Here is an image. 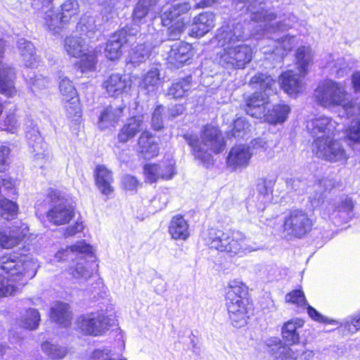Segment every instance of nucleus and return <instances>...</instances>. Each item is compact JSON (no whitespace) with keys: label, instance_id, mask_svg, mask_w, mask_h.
<instances>
[{"label":"nucleus","instance_id":"1","mask_svg":"<svg viewBox=\"0 0 360 360\" xmlns=\"http://www.w3.org/2000/svg\"><path fill=\"white\" fill-rule=\"evenodd\" d=\"M250 36L245 33L241 23L234 21L218 29L215 39L218 46L224 47L217 54L219 63L227 69H243L252 60V50L247 44L237 43Z\"/></svg>","mask_w":360,"mask_h":360},{"label":"nucleus","instance_id":"2","mask_svg":"<svg viewBox=\"0 0 360 360\" xmlns=\"http://www.w3.org/2000/svg\"><path fill=\"white\" fill-rule=\"evenodd\" d=\"M246 287L240 281L229 283L226 296V307L231 323L236 328L244 326L252 311V306L246 295Z\"/></svg>","mask_w":360,"mask_h":360},{"label":"nucleus","instance_id":"3","mask_svg":"<svg viewBox=\"0 0 360 360\" xmlns=\"http://www.w3.org/2000/svg\"><path fill=\"white\" fill-rule=\"evenodd\" d=\"M205 243L211 248L226 252L231 256L243 255L254 249L246 243V238L241 232H225L217 229H210L203 235Z\"/></svg>","mask_w":360,"mask_h":360},{"label":"nucleus","instance_id":"4","mask_svg":"<svg viewBox=\"0 0 360 360\" xmlns=\"http://www.w3.org/2000/svg\"><path fill=\"white\" fill-rule=\"evenodd\" d=\"M248 85L256 91L246 98L247 113L262 116L265 105L269 103V96L276 93V81L269 75L259 72L250 78Z\"/></svg>","mask_w":360,"mask_h":360},{"label":"nucleus","instance_id":"5","mask_svg":"<svg viewBox=\"0 0 360 360\" xmlns=\"http://www.w3.org/2000/svg\"><path fill=\"white\" fill-rule=\"evenodd\" d=\"M184 138L191 147L192 153L195 158L202 161L207 160L210 154L209 150L218 153L225 148V142L220 130L212 125L203 127L201 134V141L197 135L186 134Z\"/></svg>","mask_w":360,"mask_h":360},{"label":"nucleus","instance_id":"6","mask_svg":"<svg viewBox=\"0 0 360 360\" xmlns=\"http://www.w3.org/2000/svg\"><path fill=\"white\" fill-rule=\"evenodd\" d=\"M91 249L89 245L84 241H79L65 249L58 251L55 255V258L60 262L68 259H74L77 257L79 262L75 265L70 266L68 272L72 278L81 282L85 281L92 276L93 270L91 267V264L83 257V254L91 252Z\"/></svg>","mask_w":360,"mask_h":360},{"label":"nucleus","instance_id":"7","mask_svg":"<svg viewBox=\"0 0 360 360\" xmlns=\"http://www.w3.org/2000/svg\"><path fill=\"white\" fill-rule=\"evenodd\" d=\"M347 97L348 93L345 85L332 79L319 83L314 93L315 102L328 110L344 105Z\"/></svg>","mask_w":360,"mask_h":360},{"label":"nucleus","instance_id":"8","mask_svg":"<svg viewBox=\"0 0 360 360\" xmlns=\"http://www.w3.org/2000/svg\"><path fill=\"white\" fill-rule=\"evenodd\" d=\"M191 8L188 2L167 4L162 7L161 20L164 26L169 27L167 34L170 39H176L184 32L189 20L183 16Z\"/></svg>","mask_w":360,"mask_h":360},{"label":"nucleus","instance_id":"9","mask_svg":"<svg viewBox=\"0 0 360 360\" xmlns=\"http://www.w3.org/2000/svg\"><path fill=\"white\" fill-rule=\"evenodd\" d=\"M313 151L319 158L333 163L345 164L349 158L342 143L334 136L314 141Z\"/></svg>","mask_w":360,"mask_h":360},{"label":"nucleus","instance_id":"10","mask_svg":"<svg viewBox=\"0 0 360 360\" xmlns=\"http://www.w3.org/2000/svg\"><path fill=\"white\" fill-rule=\"evenodd\" d=\"M53 206L47 212V219L55 225L68 223L72 216L73 210L68 204L67 200L61 195L60 191L52 190L49 193Z\"/></svg>","mask_w":360,"mask_h":360},{"label":"nucleus","instance_id":"11","mask_svg":"<svg viewBox=\"0 0 360 360\" xmlns=\"http://www.w3.org/2000/svg\"><path fill=\"white\" fill-rule=\"evenodd\" d=\"M312 225V220L305 211L292 210L285 217L283 230L288 234L301 238L311 230Z\"/></svg>","mask_w":360,"mask_h":360},{"label":"nucleus","instance_id":"12","mask_svg":"<svg viewBox=\"0 0 360 360\" xmlns=\"http://www.w3.org/2000/svg\"><path fill=\"white\" fill-rule=\"evenodd\" d=\"M26 138L32 154L33 161L40 167H44L53 159L52 153L46 148L43 139L37 128H32L26 131Z\"/></svg>","mask_w":360,"mask_h":360},{"label":"nucleus","instance_id":"13","mask_svg":"<svg viewBox=\"0 0 360 360\" xmlns=\"http://www.w3.org/2000/svg\"><path fill=\"white\" fill-rule=\"evenodd\" d=\"M138 33L137 27H129L128 25L116 32L111 36L106 44L105 53L106 58L110 60H115L122 56V48L129 38Z\"/></svg>","mask_w":360,"mask_h":360},{"label":"nucleus","instance_id":"14","mask_svg":"<svg viewBox=\"0 0 360 360\" xmlns=\"http://www.w3.org/2000/svg\"><path fill=\"white\" fill-rule=\"evenodd\" d=\"M109 321L107 316L97 313L80 316L77 324L84 334L96 336L102 335L108 329Z\"/></svg>","mask_w":360,"mask_h":360},{"label":"nucleus","instance_id":"15","mask_svg":"<svg viewBox=\"0 0 360 360\" xmlns=\"http://www.w3.org/2000/svg\"><path fill=\"white\" fill-rule=\"evenodd\" d=\"M336 127L337 122L331 117L325 115L316 116L309 120L307 124L309 133L314 139V141L334 136Z\"/></svg>","mask_w":360,"mask_h":360},{"label":"nucleus","instance_id":"16","mask_svg":"<svg viewBox=\"0 0 360 360\" xmlns=\"http://www.w3.org/2000/svg\"><path fill=\"white\" fill-rule=\"evenodd\" d=\"M29 233L28 226L21 221H15L9 229L0 231V246L11 249L17 246Z\"/></svg>","mask_w":360,"mask_h":360},{"label":"nucleus","instance_id":"17","mask_svg":"<svg viewBox=\"0 0 360 360\" xmlns=\"http://www.w3.org/2000/svg\"><path fill=\"white\" fill-rule=\"evenodd\" d=\"M258 15H259V18L261 16L264 18V27H266L269 26L267 31L273 33H279L288 30V29L292 27L296 22V18L294 15H290L287 18H283V20H280L275 23H272V21L276 18V14L272 11H269L264 9L260 11L252 12V20L257 21Z\"/></svg>","mask_w":360,"mask_h":360},{"label":"nucleus","instance_id":"18","mask_svg":"<svg viewBox=\"0 0 360 360\" xmlns=\"http://www.w3.org/2000/svg\"><path fill=\"white\" fill-rule=\"evenodd\" d=\"M131 82L126 75L112 73L103 82L102 87L105 93L111 97H118L127 93L131 89Z\"/></svg>","mask_w":360,"mask_h":360},{"label":"nucleus","instance_id":"19","mask_svg":"<svg viewBox=\"0 0 360 360\" xmlns=\"http://www.w3.org/2000/svg\"><path fill=\"white\" fill-rule=\"evenodd\" d=\"M290 345L283 342L278 337H272L266 340L269 352L276 360H298L299 349H293Z\"/></svg>","mask_w":360,"mask_h":360},{"label":"nucleus","instance_id":"20","mask_svg":"<svg viewBox=\"0 0 360 360\" xmlns=\"http://www.w3.org/2000/svg\"><path fill=\"white\" fill-rule=\"evenodd\" d=\"M5 46V41L0 39V59L3 58ZM14 77V70L8 65L0 63V93L10 97L16 94L13 84Z\"/></svg>","mask_w":360,"mask_h":360},{"label":"nucleus","instance_id":"21","mask_svg":"<svg viewBox=\"0 0 360 360\" xmlns=\"http://www.w3.org/2000/svg\"><path fill=\"white\" fill-rule=\"evenodd\" d=\"M167 60L171 65L179 68L191 57V46L182 41L174 43L167 52Z\"/></svg>","mask_w":360,"mask_h":360},{"label":"nucleus","instance_id":"22","mask_svg":"<svg viewBox=\"0 0 360 360\" xmlns=\"http://www.w3.org/2000/svg\"><path fill=\"white\" fill-rule=\"evenodd\" d=\"M252 153L246 145H238L233 147L227 157L226 163L233 170L246 167L251 159Z\"/></svg>","mask_w":360,"mask_h":360},{"label":"nucleus","instance_id":"23","mask_svg":"<svg viewBox=\"0 0 360 360\" xmlns=\"http://www.w3.org/2000/svg\"><path fill=\"white\" fill-rule=\"evenodd\" d=\"M59 79V89L63 99L68 103L65 106L67 110L69 111L70 114H79V103L77 97V91L72 82L67 77L60 76Z\"/></svg>","mask_w":360,"mask_h":360},{"label":"nucleus","instance_id":"24","mask_svg":"<svg viewBox=\"0 0 360 360\" xmlns=\"http://www.w3.org/2000/svg\"><path fill=\"white\" fill-rule=\"evenodd\" d=\"M144 174L147 181L153 183L158 179H170L175 174L172 163L147 164L144 166Z\"/></svg>","mask_w":360,"mask_h":360},{"label":"nucleus","instance_id":"25","mask_svg":"<svg viewBox=\"0 0 360 360\" xmlns=\"http://www.w3.org/2000/svg\"><path fill=\"white\" fill-rule=\"evenodd\" d=\"M215 25V16L211 12H203L195 16L191 29V35L195 37L204 36Z\"/></svg>","mask_w":360,"mask_h":360},{"label":"nucleus","instance_id":"26","mask_svg":"<svg viewBox=\"0 0 360 360\" xmlns=\"http://www.w3.org/2000/svg\"><path fill=\"white\" fill-rule=\"evenodd\" d=\"M282 89L290 96H297L304 90V82L300 75L288 70L279 77Z\"/></svg>","mask_w":360,"mask_h":360},{"label":"nucleus","instance_id":"27","mask_svg":"<svg viewBox=\"0 0 360 360\" xmlns=\"http://www.w3.org/2000/svg\"><path fill=\"white\" fill-rule=\"evenodd\" d=\"M138 146L139 152L145 159H151L158 155V144L155 138L148 131L142 132L138 140Z\"/></svg>","mask_w":360,"mask_h":360},{"label":"nucleus","instance_id":"28","mask_svg":"<svg viewBox=\"0 0 360 360\" xmlns=\"http://www.w3.org/2000/svg\"><path fill=\"white\" fill-rule=\"evenodd\" d=\"M143 129V117L141 116L132 117L127 119L118 134V140L121 143H126L133 139L137 133Z\"/></svg>","mask_w":360,"mask_h":360},{"label":"nucleus","instance_id":"29","mask_svg":"<svg viewBox=\"0 0 360 360\" xmlns=\"http://www.w3.org/2000/svg\"><path fill=\"white\" fill-rule=\"evenodd\" d=\"M96 184L99 191L105 195L111 194L114 189L112 186L113 177L112 172L103 165H98L95 169Z\"/></svg>","mask_w":360,"mask_h":360},{"label":"nucleus","instance_id":"30","mask_svg":"<svg viewBox=\"0 0 360 360\" xmlns=\"http://www.w3.org/2000/svg\"><path fill=\"white\" fill-rule=\"evenodd\" d=\"M304 321L300 319H292L285 323L281 328L283 341L288 345H296L300 342V329Z\"/></svg>","mask_w":360,"mask_h":360},{"label":"nucleus","instance_id":"31","mask_svg":"<svg viewBox=\"0 0 360 360\" xmlns=\"http://www.w3.org/2000/svg\"><path fill=\"white\" fill-rule=\"evenodd\" d=\"M162 83L163 78L160 77V70L153 68L143 77L140 88L147 94H154Z\"/></svg>","mask_w":360,"mask_h":360},{"label":"nucleus","instance_id":"32","mask_svg":"<svg viewBox=\"0 0 360 360\" xmlns=\"http://www.w3.org/2000/svg\"><path fill=\"white\" fill-rule=\"evenodd\" d=\"M124 105H109L101 113L99 117V127L101 129L115 126L120 119L123 116Z\"/></svg>","mask_w":360,"mask_h":360},{"label":"nucleus","instance_id":"33","mask_svg":"<svg viewBox=\"0 0 360 360\" xmlns=\"http://www.w3.org/2000/svg\"><path fill=\"white\" fill-rule=\"evenodd\" d=\"M64 49L69 56L75 58L82 56L89 50L85 39L82 36L79 37L77 34H72L65 38Z\"/></svg>","mask_w":360,"mask_h":360},{"label":"nucleus","instance_id":"34","mask_svg":"<svg viewBox=\"0 0 360 360\" xmlns=\"http://www.w3.org/2000/svg\"><path fill=\"white\" fill-rule=\"evenodd\" d=\"M265 108L266 107L265 106ZM290 111V108L285 104H279L274 105L271 110H269L266 112L264 109V115L262 116H254L256 118H264V120L271 124H281L284 122Z\"/></svg>","mask_w":360,"mask_h":360},{"label":"nucleus","instance_id":"35","mask_svg":"<svg viewBox=\"0 0 360 360\" xmlns=\"http://www.w3.org/2000/svg\"><path fill=\"white\" fill-rule=\"evenodd\" d=\"M158 0H139L134 9L132 15L133 25L129 27H139V24L147 14L153 10ZM139 29H138V32Z\"/></svg>","mask_w":360,"mask_h":360},{"label":"nucleus","instance_id":"36","mask_svg":"<svg viewBox=\"0 0 360 360\" xmlns=\"http://www.w3.org/2000/svg\"><path fill=\"white\" fill-rule=\"evenodd\" d=\"M169 231L172 238L175 240H186L189 235V228L187 221L183 217L174 216L169 227Z\"/></svg>","mask_w":360,"mask_h":360},{"label":"nucleus","instance_id":"37","mask_svg":"<svg viewBox=\"0 0 360 360\" xmlns=\"http://www.w3.org/2000/svg\"><path fill=\"white\" fill-rule=\"evenodd\" d=\"M18 49L27 67H33L38 61L37 56L33 44L25 39H20L18 41Z\"/></svg>","mask_w":360,"mask_h":360},{"label":"nucleus","instance_id":"38","mask_svg":"<svg viewBox=\"0 0 360 360\" xmlns=\"http://www.w3.org/2000/svg\"><path fill=\"white\" fill-rule=\"evenodd\" d=\"M51 319L65 327L68 326L70 324L71 319L69 306L63 302L56 303L51 308Z\"/></svg>","mask_w":360,"mask_h":360},{"label":"nucleus","instance_id":"39","mask_svg":"<svg viewBox=\"0 0 360 360\" xmlns=\"http://www.w3.org/2000/svg\"><path fill=\"white\" fill-rule=\"evenodd\" d=\"M191 88V77L182 78L171 85L167 91V96L178 99L186 96Z\"/></svg>","mask_w":360,"mask_h":360},{"label":"nucleus","instance_id":"40","mask_svg":"<svg viewBox=\"0 0 360 360\" xmlns=\"http://www.w3.org/2000/svg\"><path fill=\"white\" fill-rule=\"evenodd\" d=\"M335 186L334 182L328 178H323L319 181V182L315 185L316 187V190L319 191V193H315L313 196L309 198L311 205L314 208L319 207L323 205L325 195L323 194V191L330 190L333 188Z\"/></svg>","mask_w":360,"mask_h":360},{"label":"nucleus","instance_id":"41","mask_svg":"<svg viewBox=\"0 0 360 360\" xmlns=\"http://www.w3.org/2000/svg\"><path fill=\"white\" fill-rule=\"evenodd\" d=\"M153 46L149 43L139 44L130 53V61L136 65L145 62L150 56Z\"/></svg>","mask_w":360,"mask_h":360},{"label":"nucleus","instance_id":"42","mask_svg":"<svg viewBox=\"0 0 360 360\" xmlns=\"http://www.w3.org/2000/svg\"><path fill=\"white\" fill-rule=\"evenodd\" d=\"M63 20V15L58 14L53 10L50 9L44 14V24L47 28L53 33L59 32L67 22Z\"/></svg>","mask_w":360,"mask_h":360},{"label":"nucleus","instance_id":"43","mask_svg":"<svg viewBox=\"0 0 360 360\" xmlns=\"http://www.w3.org/2000/svg\"><path fill=\"white\" fill-rule=\"evenodd\" d=\"M40 315L35 309H27L19 321V324L24 328L32 330L38 328L40 322Z\"/></svg>","mask_w":360,"mask_h":360},{"label":"nucleus","instance_id":"44","mask_svg":"<svg viewBox=\"0 0 360 360\" xmlns=\"http://www.w3.org/2000/svg\"><path fill=\"white\" fill-rule=\"evenodd\" d=\"M41 347L43 352L51 359H62L68 353L65 347L53 344L50 342H43Z\"/></svg>","mask_w":360,"mask_h":360},{"label":"nucleus","instance_id":"45","mask_svg":"<svg viewBox=\"0 0 360 360\" xmlns=\"http://www.w3.org/2000/svg\"><path fill=\"white\" fill-rule=\"evenodd\" d=\"M96 30V21L94 17H82L77 25L76 32L80 35L91 37Z\"/></svg>","mask_w":360,"mask_h":360},{"label":"nucleus","instance_id":"46","mask_svg":"<svg viewBox=\"0 0 360 360\" xmlns=\"http://www.w3.org/2000/svg\"><path fill=\"white\" fill-rule=\"evenodd\" d=\"M272 39L276 43V49L273 53L283 56L284 52L290 51L295 46V37L294 36L286 35L281 39L272 37Z\"/></svg>","mask_w":360,"mask_h":360},{"label":"nucleus","instance_id":"47","mask_svg":"<svg viewBox=\"0 0 360 360\" xmlns=\"http://www.w3.org/2000/svg\"><path fill=\"white\" fill-rule=\"evenodd\" d=\"M295 58L300 72L305 74L307 66L312 59L311 49L304 46L299 48Z\"/></svg>","mask_w":360,"mask_h":360},{"label":"nucleus","instance_id":"48","mask_svg":"<svg viewBox=\"0 0 360 360\" xmlns=\"http://www.w3.org/2000/svg\"><path fill=\"white\" fill-rule=\"evenodd\" d=\"M353 207L354 205L352 200L348 197H344L335 201L333 204H328L326 207V210L329 214L333 212L349 213L352 212Z\"/></svg>","mask_w":360,"mask_h":360},{"label":"nucleus","instance_id":"49","mask_svg":"<svg viewBox=\"0 0 360 360\" xmlns=\"http://www.w3.org/2000/svg\"><path fill=\"white\" fill-rule=\"evenodd\" d=\"M17 212L18 206L15 202L0 196V217L10 220L17 214Z\"/></svg>","mask_w":360,"mask_h":360},{"label":"nucleus","instance_id":"50","mask_svg":"<svg viewBox=\"0 0 360 360\" xmlns=\"http://www.w3.org/2000/svg\"><path fill=\"white\" fill-rule=\"evenodd\" d=\"M79 11V6L77 0H66L61 5L63 20L68 22L72 17L77 15Z\"/></svg>","mask_w":360,"mask_h":360},{"label":"nucleus","instance_id":"51","mask_svg":"<svg viewBox=\"0 0 360 360\" xmlns=\"http://www.w3.org/2000/svg\"><path fill=\"white\" fill-rule=\"evenodd\" d=\"M345 134L352 145L360 146V119L353 120Z\"/></svg>","mask_w":360,"mask_h":360},{"label":"nucleus","instance_id":"52","mask_svg":"<svg viewBox=\"0 0 360 360\" xmlns=\"http://www.w3.org/2000/svg\"><path fill=\"white\" fill-rule=\"evenodd\" d=\"M79 57L81 58V60L77 63V65L81 70V72H85L87 71H92L95 69L96 59V55L94 52L88 50Z\"/></svg>","mask_w":360,"mask_h":360},{"label":"nucleus","instance_id":"53","mask_svg":"<svg viewBox=\"0 0 360 360\" xmlns=\"http://www.w3.org/2000/svg\"><path fill=\"white\" fill-rule=\"evenodd\" d=\"M341 107L347 118L360 119L359 117H360V102L357 103L356 102L349 101L347 97V101Z\"/></svg>","mask_w":360,"mask_h":360},{"label":"nucleus","instance_id":"54","mask_svg":"<svg viewBox=\"0 0 360 360\" xmlns=\"http://www.w3.org/2000/svg\"><path fill=\"white\" fill-rule=\"evenodd\" d=\"M250 124L245 118H238L233 123L231 135L234 137L243 136L246 132L250 131Z\"/></svg>","mask_w":360,"mask_h":360},{"label":"nucleus","instance_id":"55","mask_svg":"<svg viewBox=\"0 0 360 360\" xmlns=\"http://www.w3.org/2000/svg\"><path fill=\"white\" fill-rule=\"evenodd\" d=\"M30 84L32 91H36L48 88L50 86V80L41 75H38L34 78H30Z\"/></svg>","mask_w":360,"mask_h":360},{"label":"nucleus","instance_id":"56","mask_svg":"<svg viewBox=\"0 0 360 360\" xmlns=\"http://www.w3.org/2000/svg\"><path fill=\"white\" fill-rule=\"evenodd\" d=\"M287 302L295 304L298 306L307 305V301L304 292L301 290H295L288 293L285 296Z\"/></svg>","mask_w":360,"mask_h":360},{"label":"nucleus","instance_id":"57","mask_svg":"<svg viewBox=\"0 0 360 360\" xmlns=\"http://www.w3.org/2000/svg\"><path fill=\"white\" fill-rule=\"evenodd\" d=\"M164 108L162 105H157L151 118V124L154 130L160 131L163 128L162 112Z\"/></svg>","mask_w":360,"mask_h":360},{"label":"nucleus","instance_id":"58","mask_svg":"<svg viewBox=\"0 0 360 360\" xmlns=\"http://www.w3.org/2000/svg\"><path fill=\"white\" fill-rule=\"evenodd\" d=\"M257 191L262 197V200H269L272 193L271 182L266 179H261L257 184Z\"/></svg>","mask_w":360,"mask_h":360},{"label":"nucleus","instance_id":"59","mask_svg":"<svg viewBox=\"0 0 360 360\" xmlns=\"http://www.w3.org/2000/svg\"><path fill=\"white\" fill-rule=\"evenodd\" d=\"M92 357L94 360H127L125 358L116 359L113 357L111 351L108 349L94 350Z\"/></svg>","mask_w":360,"mask_h":360},{"label":"nucleus","instance_id":"60","mask_svg":"<svg viewBox=\"0 0 360 360\" xmlns=\"http://www.w3.org/2000/svg\"><path fill=\"white\" fill-rule=\"evenodd\" d=\"M122 185L126 190L134 191L139 186V181L135 176L127 174L122 178Z\"/></svg>","mask_w":360,"mask_h":360},{"label":"nucleus","instance_id":"61","mask_svg":"<svg viewBox=\"0 0 360 360\" xmlns=\"http://www.w3.org/2000/svg\"><path fill=\"white\" fill-rule=\"evenodd\" d=\"M250 19H251V26L256 27L257 28V30L253 32L250 35L256 36L259 34L260 31H263L264 33L266 34L267 37L271 38V36H269L268 34H273V32H269L267 31V28L269 26H267L266 27H264V18L262 16H261V18H259V15H258V20H257V21H255V20H252V15H251ZM276 34V33H274V34Z\"/></svg>","mask_w":360,"mask_h":360},{"label":"nucleus","instance_id":"62","mask_svg":"<svg viewBox=\"0 0 360 360\" xmlns=\"http://www.w3.org/2000/svg\"><path fill=\"white\" fill-rule=\"evenodd\" d=\"M250 19H251V26L256 27L257 28V30L253 32L250 35L256 36L259 34L260 31H263L264 33L266 34L267 37L271 38V36H269L268 34H273V32H269L267 31V28L269 26H267L266 27H264V18L262 16H261V18H259V15H258V20H257V21H255V20H252V15H251ZM276 34V33H274V34Z\"/></svg>","mask_w":360,"mask_h":360},{"label":"nucleus","instance_id":"63","mask_svg":"<svg viewBox=\"0 0 360 360\" xmlns=\"http://www.w3.org/2000/svg\"><path fill=\"white\" fill-rule=\"evenodd\" d=\"M10 150L8 147L0 148V172H4L8 166V155Z\"/></svg>","mask_w":360,"mask_h":360},{"label":"nucleus","instance_id":"64","mask_svg":"<svg viewBox=\"0 0 360 360\" xmlns=\"http://www.w3.org/2000/svg\"><path fill=\"white\" fill-rule=\"evenodd\" d=\"M348 330L351 332H354L360 328V313L354 317L350 319L347 321Z\"/></svg>","mask_w":360,"mask_h":360}]
</instances>
